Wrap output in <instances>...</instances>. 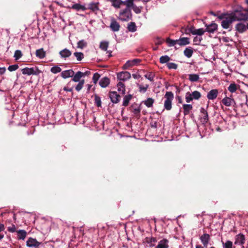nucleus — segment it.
Returning a JSON list of instances; mask_svg holds the SVG:
<instances>
[{
  "instance_id": "obj_30",
  "label": "nucleus",
  "mask_w": 248,
  "mask_h": 248,
  "mask_svg": "<svg viewBox=\"0 0 248 248\" xmlns=\"http://www.w3.org/2000/svg\"><path fill=\"white\" fill-rule=\"evenodd\" d=\"M238 88V86L234 83H231L228 87V91L231 93H233L236 91Z\"/></svg>"
},
{
  "instance_id": "obj_53",
  "label": "nucleus",
  "mask_w": 248,
  "mask_h": 248,
  "mask_svg": "<svg viewBox=\"0 0 248 248\" xmlns=\"http://www.w3.org/2000/svg\"><path fill=\"white\" fill-rule=\"evenodd\" d=\"M167 67L170 69H176L177 68V65L173 62H168L167 64Z\"/></svg>"
},
{
  "instance_id": "obj_58",
  "label": "nucleus",
  "mask_w": 248,
  "mask_h": 248,
  "mask_svg": "<svg viewBox=\"0 0 248 248\" xmlns=\"http://www.w3.org/2000/svg\"><path fill=\"white\" fill-rule=\"evenodd\" d=\"M7 230L10 232H16V226L12 224L11 226H9L7 228Z\"/></svg>"
},
{
  "instance_id": "obj_32",
  "label": "nucleus",
  "mask_w": 248,
  "mask_h": 248,
  "mask_svg": "<svg viewBox=\"0 0 248 248\" xmlns=\"http://www.w3.org/2000/svg\"><path fill=\"white\" fill-rule=\"evenodd\" d=\"M118 91L122 94H124L125 93V86L122 82H119L117 84Z\"/></svg>"
},
{
  "instance_id": "obj_4",
  "label": "nucleus",
  "mask_w": 248,
  "mask_h": 248,
  "mask_svg": "<svg viewBox=\"0 0 248 248\" xmlns=\"http://www.w3.org/2000/svg\"><path fill=\"white\" fill-rule=\"evenodd\" d=\"M201 97V93L197 91H195L191 93L187 92L186 94V101L187 103H189L193 99L198 100Z\"/></svg>"
},
{
  "instance_id": "obj_50",
  "label": "nucleus",
  "mask_w": 248,
  "mask_h": 248,
  "mask_svg": "<svg viewBox=\"0 0 248 248\" xmlns=\"http://www.w3.org/2000/svg\"><path fill=\"white\" fill-rule=\"evenodd\" d=\"M94 100H95V104L96 105V106L98 107H100L101 106V98L97 95H95Z\"/></svg>"
},
{
  "instance_id": "obj_28",
  "label": "nucleus",
  "mask_w": 248,
  "mask_h": 248,
  "mask_svg": "<svg viewBox=\"0 0 248 248\" xmlns=\"http://www.w3.org/2000/svg\"><path fill=\"white\" fill-rule=\"evenodd\" d=\"M72 8L74 9H76L77 11L82 10L85 11L87 10V8L84 5H81L79 3H76L74 4L72 6Z\"/></svg>"
},
{
  "instance_id": "obj_64",
  "label": "nucleus",
  "mask_w": 248,
  "mask_h": 248,
  "mask_svg": "<svg viewBox=\"0 0 248 248\" xmlns=\"http://www.w3.org/2000/svg\"><path fill=\"white\" fill-rule=\"evenodd\" d=\"M196 248H203V247L201 245H196Z\"/></svg>"
},
{
  "instance_id": "obj_10",
  "label": "nucleus",
  "mask_w": 248,
  "mask_h": 248,
  "mask_svg": "<svg viewBox=\"0 0 248 248\" xmlns=\"http://www.w3.org/2000/svg\"><path fill=\"white\" fill-rule=\"evenodd\" d=\"M131 78V74L127 71H124L119 73L117 74V78L119 80L125 81Z\"/></svg>"
},
{
  "instance_id": "obj_61",
  "label": "nucleus",
  "mask_w": 248,
  "mask_h": 248,
  "mask_svg": "<svg viewBox=\"0 0 248 248\" xmlns=\"http://www.w3.org/2000/svg\"><path fill=\"white\" fill-rule=\"evenodd\" d=\"M132 77L135 79H139L140 78V75L137 74H134L132 75Z\"/></svg>"
},
{
  "instance_id": "obj_11",
  "label": "nucleus",
  "mask_w": 248,
  "mask_h": 248,
  "mask_svg": "<svg viewBox=\"0 0 248 248\" xmlns=\"http://www.w3.org/2000/svg\"><path fill=\"white\" fill-rule=\"evenodd\" d=\"M27 246L29 248H37L39 246L40 243L36 239L30 237L26 242Z\"/></svg>"
},
{
  "instance_id": "obj_40",
  "label": "nucleus",
  "mask_w": 248,
  "mask_h": 248,
  "mask_svg": "<svg viewBox=\"0 0 248 248\" xmlns=\"http://www.w3.org/2000/svg\"><path fill=\"white\" fill-rule=\"evenodd\" d=\"M170 60V58L167 56H162L160 58L159 62L161 63H165L168 62Z\"/></svg>"
},
{
  "instance_id": "obj_12",
  "label": "nucleus",
  "mask_w": 248,
  "mask_h": 248,
  "mask_svg": "<svg viewBox=\"0 0 248 248\" xmlns=\"http://www.w3.org/2000/svg\"><path fill=\"white\" fill-rule=\"evenodd\" d=\"M200 239L202 245H203V247L207 248L210 240V235L207 233H204L201 236Z\"/></svg>"
},
{
  "instance_id": "obj_48",
  "label": "nucleus",
  "mask_w": 248,
  "mask_h": 248,
  "mask_svg": "<svg viewBox=\"0 0 248 248\" xmlns=\"http://www.w3.org/2000/svg\"><path fill=\"white\" fill-rule=\"evenodd\" d=\"M196 30L193 27H191L186 30V33L188 34L190 32L193 35H196Z\"/></svg>"
},
{
  "instance_id": "obj_63",
  "label": "nucleus",
  "mask_w": 248,
  "mask_h": 248,
  "mask_svg": "<svg viewBox=\"0 0 248 248\" xmlns=\"http://www.w3.org/2000/svg\"><path fill=\"white\" fill-rule=\"evenodd\" d=\"M83 74V77L86 76H89L91 74V72L89 71H87L85 72H82Z\"/></svg>"
},
{
  "instance_id": "obj_3",
  "label": "nucleus",
  "mask_w": 248,
  "mask_h": 248,
  "mask_svg": "<svg viewBox=\"0 0 248 248\" xmlns=\"http://www.w3.org/2000/svg\"><path fill=\"white\" fill-rule=\"evenodd\" d=\"M164 109L170 110L172 108V101L174 98L173 93L171 92H167L164 96Z\"/></svg>"
},
{
  "instance_id": "obj_54",
  "label": "nucleus",
  "mask_w": 248,
  "mask_h": 248,
  "mask_svg": "<svg viewBox=\"0 0 248 248\" xmlns=\"http://www.w3.org/2000/svg\"><path fill=\"white\" fill-rule=\"evenodd\" d=\"M5 230V227L4 225L0 223V240H1L3 238L4 235L1 232L4 231Z\"/></svg>"
},
{
  "instance_id": "obj_15",
  "label": "nucleus",
  "mask_w": 248,
  "mask_h": 248,
  "mask_svg": "<svg viewBox=\"0 0 248 248\" xmlns=\"http://www.w3.org/2000/svg\"><path fill=\"white\" fill-rule=\"evenodd\" d=\"M218 94V92L217 89H213L208 93L207 97L209 100H214L217 97Z\"/></svg>"
},
{
  "instance_id": "obj_23",
  "label": "nucleus",
  "mask_w": 248,
  "mask_h": 248,
  "mask_svg": "<svg viewBox=\"0 0 248 248\" xmlns=\"http://www.w3.org/2000/svg\"><path fill=\"white\" fill-rule=\"evenodd\" d=\"M178 45L179 46H185L189 44V39L187 37H183L177 40Z\"/></svg>"
},
{
  "instance_id": "obj_8",
  "label": "nucleus",
  "mask_w": 248,
  "mask_h": 248,
  "mask_svg": "<svg viewBox=\"0 0 248 248\" xmlns=\"http://www.w3.org/2000/svg\"><path fill=\"white\" fill-rule=\"evenodd\" d=\"M201 116L200 120L202 124H206L209 121V117L207 111L203 108H201L200 109Z\"/></svg>"
},
{
  "instance_id": "obj_33",
  "label": "nucleus",
  "mask_w": 248,
  "mask_h": 248,
  "mask_svg": "<svg viewBox=\"0 0 248 248\" xmlns=\"http://www.w3.org/2000/svg\"><path fill=\"white\" fill-rule=\"evenodd\" d=\"M132 97V95L131 94L125 95L123 99V105L124 107L127 106L129 104V101L131 99Z\"/></svg>"
},
{
  "instance_id": "obj_1",
  "label": "nucleus",
  "mask_w": 248,
  "mask_h": 248,
  "mask_svg": "<svg viewBox=\"0 0 248 248\" xmlns=\"http://www.w3.org/2000/svg\"><path fill=\"white\" fill-rule=\"evenodd\" d=\"M235 21L246 20L248 19V8L240 7L232 13Z\"/></svg>"
},
{
  "instance_id": "obj_29",
  "label": "nucleus",
  "mask_w": 248,
  "mask_h": 248,
  "mask_svg": "<svg viewBox=\"0 0 248 248\" xmlns=\"http://www.w3.org/2000/svg\"><path fill=\"white\" fill-rule=\"evenodd\" d=\"M112 5L116 8H119L121 5L123 4V1L121 0H110Z\"/></svg>"
},
{
  "instance_id": "obj_24",
  "label": "nucleus",
  "mask_w": 248,
  "mask_h": 248,
  "mask_svg": "<svg viewBox=\"0 0 248 248\" xmlns=\"http://www.w3.org/2000/svg\"><path fill=\"white\" fill-rule=\"evenodd\" d=\"M235 28L237 31L240 33H242L247 30L246 26L242 23H239L236 24Z\"/></svg>"
},
{
  "instance_id": "obj_44",
  "label": "nucleus",
  "mask_w": 248,
  "mask_h": 248,
  "mask_svg": "<svg viewBox=\"0 0 248 248\" xmlns=\"http://www.w3.org/2000/svg\"><path fill=\"white\" fill-rule=\"evenodd\" d=\"M144 77L150 81H153L155 77V74L153 73L150 72L145 75Z\"/></svg>"
},
{
  "instance_id": "obj_13",
  "label": "nucleus",
  "mask_w": 248,
  "mask_h": 248,
  "mask_svg": "<svg viewBox=\"0 0 248 248\" xmlns=\"http://www.w3.org/2000/svg\"><path fill=\"white\" fill-rule=\"evenodd\" d=\"M109 96L111 102L113 103H117L119 101L120 96L116 92H110Z\"/></svg>"
},
{
  "instance_id": "obj_39",
  "label": "nucleus",
  "mask_w": 248,
  "mask_h": 248,
  "mask_svg": "<svg viewBox=\"0 0 248 248\" xmlns=\"http://www.w3.org/2000/svg\"><path fill=\"white\" fill-rule=\"evenodd\" d=\"M108 46V43L106 41H102L100 43L99 47L103 51H106Z\"/></svg>"
},
{
  "instance_id": "obj_25",
  "label": "nucleus",
  "mask_w": 248,
  "mask_h": 248,
  "mask_svg": "<svg viewBox=\"0 0 248 248\" xmlns=\"http://www.w3.org/2000/svg\"><path fill=\"white\" fill-rule=\"evenodd\" d=\"M17 238L20 240H24L27 236V233L24 230H19L17 231Z\"/></svg>"
},
{
  "instance_id": "obj_5",
  "label": "nucleus",
  "mask_w": 248,
  "mask_h": 248,
  "mask_svg": "<svg viewBox=\"0 0 248 248\" xmlns=\"http://www.w3.org/2000/svg\"><path fill=\"white\" fill-rule=\"evenodd\" d=\"M131 16V12L128 8L122 10L119 14V19L122 21H127Z\"/></svg>"
},
{
  "instance_id": "obj_6",
  "label": "nucleus",
  "mask_w": 248,
  "mask_h": 248,
  "mask_svg": "<svg viewBox=\"0 0 248 248\" xmlns=\"http://www.w3.org/2000/svg\"><path fill=\"white\" fill-rule=\"evenodd\" d=\"M21 71L23 75H27L28 76H30L31 75H37L40 73V71L38 68L33 67H26L22 69L21 70Z\"/></svg>"
},
{
  "instance_id": "obj_19",
  "label": "nucleus",
  "mask_w": 248,
  "mask_h": 248,
  "mask_svg": "<svg viewBox=\"0 0 248 248\" xmlns=\"http://www.w3.org/2000/svg\"><path fill=\"white\" fill-rule=\"evenodd\" d=\"M74 72L71 69L65 70L61 73V76L63 78H67L69 77H72L74 76Z\"/></svg>"
},
{
  "instance_id": "obj_56",
  "label": "nucleus",
  "mask_w": 248,
  "mask_h": 248,
  "mask_svg": "<svg viewBox=\"0 0 248 248\" xmlns=\"http://www.w3.org/2000/svg\"><path fill=\"white\" fill-rule=\"evenodd\" d=\"M18 65L17 64H14V65H10L8 67V70L10 72H12V71H16V70H17L18 69Z\"/></svg>"
},
{
  "instance_id": "obj_2",
  "label": "nucleus",
  "mask_w": 248,
  "mask_h": 248,
  "mask_svg": "<svg viewBox=\"0 0 248 248\" xmlns=\"http://www.w3.org/2000/svg\"><path fill=\"white\" fill-rule=\"evenodd\" d=\"M219 18L222 19L221 25L223 29H227L232 28L231 25L232 23L235 21L232 13L226 16H219Z\"/></svg>"
},
{
  "instance_id": "obj_51",
  "label": "nucleus",
  "mask_w": 248,
  "mask_h": 248,
  "mask_svg": "<svg viewBox=\"0 0 248 248\" xmlns=\"http://www.w3.org/2000/svg\"><path fill=\"white\" fill-rule=\"evenodd\" d=\"M123 4L126 5V8L129 9V8L131 7L133 5V0H126L125 1H123Z\"/></svg>"
},
{
  "instance_id": "obj_18",
  "label": "nucleus",
  "mask_w": 248,
  "mask_h": 248,
  "mask_svg": "<svg viewBox=\"0 0 248 248\" xmlns=\"http://www.w3.org/2000/svg\"><path fill=\"white\" fill-rule=\"evenodd\" d=\"M206 31L209 33H214L217 29V25L215 23H212L211 24L206 25Z\"/></svg>"
},
{
  "instance_id": "obj_21",
  "label": "nucleus",
  "mask_w": 248,
  "mask_h": 248,
  "mask_svg": "<svg viewBox=\"0 0 248 248\" xmlns=\"http://www.w3.org/2000/svg\"><path fill=\"white\" fill-rule=\"evenodd\" d=\"M110 83L109 79L107 77L102 78L99 81V85L102 88L107 87Z\"/></svg>"
},
{
  "instance_id": "obj_36",
  "label": "nucleus",
  "mask_w": 248,
  "mask_h": 248,
  "mask_svg": "<svg viewBox=\"0 0 248 248\" xmlns=\"http://www.w3.org/2000/svg\"><path fill=\"white\" fill-rule=\"evenodd\" d=\"M193 53V50L191 48H186L184 51L185 56L187 58H190L192 56Z\"/></svg>"
},
{
  "instance_id": "obj_41",
  "label": "nucleus",
  "mask_w": 248,
  "mask_h": 248,
  "mask_svg": "<svg viewBox=\"0 0 248 248\" xmlns=\"http://www.w3.org/2000/svg\"><path fill=\"white\" fill-rule=\"evenodd\" d=\"M84 84V80L82 79L81 80L78 82V83L76 86L75 89L77 91L79 92L80 91L82 88H83V85Z\"/></svg>"
},
{
  "instance_id": "obj_42",
  "label": "nucleus",
  "mask_w": 248,
  "mask_h": 248,
  "mask_svg": "<svg viewBox=\"0 0 248 248\" xmlns=\"http://www.w3.org/2000/svg\"><path fill=\"white\" fill-rule=\"evenodd\" d=\"M140 108L139 107L134 108L132 110V112L135 117L139 118L140 116Z\"/></svg>"
},
{
  "instance_id": "obj_7",
  "label": "nucleus",
  "mask_w": 248,
  "mask_h": 248,
  "mask_svg": "<svg viewBox=\"0 0 248 248\" xmlns=\"http://www.w3.org/2000/svg\"><path fill=\"white\" fill-rule=\"evenodd\" d=\"M109 28L113 32H117L120 29V25L114 17L110 18Z\"/></svg>"
},
{
  "instance_id": "obj_45",
  "label": "nucleus",
  "mask_w": 248,
  "mask_h": 248,
  "mask_svg": "<svg viewBox=\"0 0 248 248\" xmlns=\"http://www.w3.org/2000/svg\"><path fill=\"white\" fill-rule=\"evenodd\" d=\"M61 71L62 69L58 66H53L50 69V71L53 74H57Z\"/></svg>"
},
{
  "instance_id": "obj_38",
  "label": "nucleus",
  "mask_w": 248,
  "mask_h": 248,
  "mask_svg": "<svg viewBox=\"0 0 248 248\" xmlns=\"http://www.w3.org/2000/svg\"><path fill=\"white\" fill-rule=\"evenodd\" d=\"M166 43L169 46H173L176 45H178L177 40H172L168 38L166 39Z\"/></svg>"
},
{
  "instance_id": "obj_27",
  "label": "nucleus",
  "mask_w": 248,
  "mask_h": 248,
  "mask_svg": "<svg viewBox=\"0 0 248 248\" xmlns=\"http://www.w3.org/2000/svg\"><path fill=\"white\" fill-rule=\"evenodd\" d=\"M72 80L74 82H79L81 80L80 78L83 77L82 72L80 71H78L76 73V74H74V76L72 77Z\"/></svg>"
},
{
  "instance_id": "obj_22",
  "label": "nucleus",
  "mask_w": 248,
  "mask_h": 248,
  "mask_svg": "<svg viewBox=\"0 0 248 248\" xmlns=\"http://www.w3.org/2000/svg\"><path fill=\"white\" fill-rule=\"evenodd\" d=\"M59 54L62 58H66L70 56L72 53L69 49L64 48L60 51Z\"/></svg>"
},
{
  "instance_id": "obj_20",
  "label": "nucleus",
  "mask_w": 248,
  "mask_h": 248,
  "mask_svg": "<svg viewBox=\"0 0 248 248\" xmlns=\"http://www.w3.org/2000/svg\"><path fill=\"white\" fill-rule=\"evenodd\" d=\"M169 248V241L166 239H163L160 240L158 245L156 246V248Z\"/></svg>"
},
{
  "instance_id": "obj_59",
  "label": "nucleus",
  "mask_w": 248,
  "mask_h": 248,
  "mask_svg": "<svg viewBox=\"0 0 248 248\" xmlns=\"http://www.w3.org/2000/svg\"><path fill=\"white\" fill-rule=\"evenodd\" d=\"M203 29H199L196 30V35H202L205 32Z\"/></svg>"
},
{
  "instance_id": "obj_35",
  "label": "nucleus",
  "mask_w": 248,
  "mask_h": 248,
  "mask_svg": "<svg viewBox=\"0 0 248 248\" xmlns=\"http://www.w3.org/2000/svg\"><path fill=\"white\" fill-rule=\"evenodd\" d=\"M199 76L197 74H189L188 79L191 82H196L199 79Z\"/></svg>"
},
{
  "instance_id": "obj_52",
  "label": "nucleus",
  "mask_w": 248,
  "mask_h": 248,
  "mask_svg": "<svg viewBox=\"0 0 248 248\" xmlns=\"http://www.w3.org/2000/svg\"><path fill=\"white\" fill-rule=\"evenodd\" d=\"M22 56V52L20 50H17L15 52L14 57L16 60H18Z\"/></svg>"
},
{
  "instance_id": "obj_55",
  "label": "nucleus",
  "mask_w": 248,
  "mask_h": 248,
  "mask_svg": "<svg viewBox=\"0 0 248 248\" xmlns=\"http://www.w3.org/2000/svg\"><path fill=\"white\" fill-rule=\"evenodd\" d=\"M86 43L83 40H80L78 43V47L80 48H83L86 46Z\"/></svg>"
},
{
  "instance_id": "obj_49",
  "label": "nucleus",
  "mask_w": 248,
  "mask_h": 248,
  "mask_svg": "<svg viewBox=\"0 0 248 248\" xmlns=\"http://www.w3.org/2000/svg\"><path fill=\"white\" fill-rule=\"evenodd\" d=\"M223 248H232V242L231 241H227L225 243H223Z\"/></svg>"
},
{
  "instance_id": "obj_16",
  "label": "nucleus",
  "mask_w": 248,
  "mask_h": 248,
  "mask_svg": "<svg viewBox=\"0 0 248 248\" xmlns=\"http://www.w3.org/2000/svg\"><path fill=\"white\" fill-rule=\"evenodd\" d=\"M140 62V59H133L132 60L128 61L126 62L124 64V69H127L129 67L133 66L136 64H137L138 63Z\"/></svg>"
},
{
  "instance_id": "obj_26",
  "label": "nucleus",
  "mask_w": 248,
  "mask_h": 248,
  "mask_svg": "<svg viewBox=\"0 0 248 248\" xmlns=\"http://www.w3.org/2000/svg\"><path fill=\"white\" fill-rule=\"evenodd\" d=\"M192 106L190 104H184L183 108L184 109V114L185 115H188L192 109Z\"/></svg>"
},
{
  "instance_id": "obj_37",
  "label": "nucleus",
  "mask_w": 248,
  "mask_h": 248,
  "mask_svg": "<svg viewBox=\"0 0 248 248\" xmlns=\"http://www.w3.org/2000/svg\"><path fill=\"white\" fill-rule=\"evenodd\" d=\"M46 53L43 49H39L36 50V55L40 59H42L45 57Z\"/></svg>"
},
{
  "instance_id": "obj_57",
  "label": "nucleus",
  "mask_w": 248,
  "mask_h": 248,
  "mask_svg": "<svg viewBox=\"0 0 248 248\" xmlns=\"http://www.w3.org/2000/svg\"><path fill=\"white\" fill-rule=\"evenodd\" d=\"M99 78H100V75L98 73H94L93 76V82L94 83H96L97 82V81L98 80Z\"/></svg>"
},
{
  "instance_id": "obj_14",
  "label": "nucleus",
  "mask_w": 248,
  "mask_h": 248,
  "mask_svg": "<svg viewBox=\"0 0 248 248\" xmlns=\"http://www.w3.org/2000/svg\"><path fill=\"white\" fill-rule=\"evenodd\" d=\"M245 242V237L243 234L240 233L235 237L234 244L235 245H243Z\"/></svg>"
},
{
  "instance_id": "obj_31",
  "label": "nucleus",
  "mask_w": 248,
  "mask_h": 248,
  "mask_svg": "<svg viewBox=\"0 0 248 248\" xmlns=\"http://www.w3.org/2000/svg\"><path fill=\"white\" fill-rule=\"evenodd\" d=\"M154 101V99L152 98H148L146 100L143 101V103L146 107L150 108L153 106Z\"/></svg>"
},
{
  "instance_id": "obj_62",
  "label": "nucleus",
  "mask_w": 248,
  "mask_h": 248,
  "mask_svg": "<svg viewBox=\"0 0 248 248\" xmlns=\"http://www.w3.org/2000/svg\"><path fill=\"white\" fill-rule=\"evenodd\" d=\"M6 69L5 67H0V75H2L5 73Z\"/></svg>"
},
{
  "instance_id": "obj_46",
  "label": "nucleus",
  "mask_w": 248,
  "mask_h": 248,
  "mask_svg": "<svg viewBox=\"0 0 248 248\" xmlns=\"http://www.w3.org/2000/svg\"><path fill=\"white\" fill-rule=\"evenodd\" d=\"M74 55L76 57L78 61H80L83 58V54L82 52H75Z\"/></svg>"
},
{
  "instance_id": "obj_47",
  "label": "nucleus",
  "mask_w": 248,
  "mask_h": 248,
  "mask_svg": "<svg viewBox=\"0 0 248 248\" xmlns=\"http://www.w3.org/2000/svg\"><path fill=\"white\" fill-rule=\"evenodd\" d=\"M196 30L193 27H191L186 30V33L188 34L190 32L193 35H196Z\"/></svg>"
},
{
  "instance_id": "obj_17",
  "label": "nucleus",
  "mask_w": 248,
  "mask_h": 248,
  "mask_svg": "<svg viewBox=\"0 0 248 248\" xmlns=\"http://www.w3.org/2000/svg\"><path fill=\"white\" fill-rule=\"evenodd\" d=\"M99 2H92L88 4L87 9H90L93 12H96L99 10Z\"/></svg>"
},
{
  "instance_id": "obj_9",
  "label": "nucleus",
  "mask_w": 248,
  "mask_h": 248,
  "mask_svg": "<svg viewBox=\"0 0 248 248\" xmlns=\"http://www.w3.org/2000/svg\"><path fill=\"white\" fill-rule=\"evenodd\" d=\"M221 103L227 107H230L231 106H234L235 102L234 100L232 98V95L230 97L226 96L222 100Z\"/></svg>"
},
{
  "instance_id": "obj_60",
  "label": "nucleus",
  "mask_w": 248,
  "mask_h": 248,
  "mask_svg": "<svg viewBox=\"0 0 248 248\" xmlns=\"http://www.w3.org/2000/svg\"><path fill=\"white\" fill-rule=\"evenodd\" d=\"M202 40V38L201 37H195L193 41L196 44H199Z\"/></svg>"
},
{
  "instance_id": "obj_34",
  "label": "nucleus",
  "mask_w": 248,
  "mask_h": 248,
  "mask_svg": "<svg viewBox=\"0 0 248 248\" xmlns=\"http://www.w3.org/2000/svg\"><path fill=\"white\" fill-rule=\"evenodd\" d=\"M127 29L129 31L135 32L137 30V27L134 22H130L128 24Z\"/></svg>"
},
{
  "instance_id": "obj_43",
  "label": "nucleus",
  "mask_w": 248,
  "mask_h": 248,
  "mask_svg": "<svg viewBox=\"0 0 248 248\" xmlns=\"http://www.w3.org/2000/svg\"><path fill=\"white\" fill-rule=\"evenodd\" d=\"M139 88V91L141 93H145L149 88V85L148 84H146L144 86H142L141 85H138Z\"/></svg>"
}]
</instances>
